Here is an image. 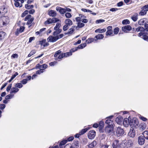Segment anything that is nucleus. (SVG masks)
Returning <instances> with one entry per match:
<instances>
[{"instance_id":"34","label":"nucleus","mask_w":148,"mask_h":148,"mask_svg":"<svg viewBox=\"0 0 148 148\" xmlns=\"http://www.w3.org/2000/svg\"><path fill=\"white\" fill-rule=\"evenodd\" d=\"M67 142V140H64L61 141L60 143L59 146H60L65 145Z\"/></svg>"},{"instance_id":"17","label":"nucleus","mask_w":148,"mask_h":148,"mask_svg":"<svg viewBox=\"0 0 148 148\" xmlns=\"http://www.w3.org/2000/svg\"><path fill=\"white\" fill-rule=\"evenodd\" d=\"M119 141L118 140H115L114 141L112 144L113 148H117L119 145Z\"/></svg>"},{"instance_id":"4","label":"nucleus","mask_w":148,"mask_h":148,"mask_svg":"<svg viewBox=\"0 0 148 148\" xmlns=\"http://www.w3.org/2000/svg\"><path fill=\"white\" fill-rule=\"evenodd\" d=\"M1 19L3 23L4 24V25H6L10 22L9 18L8 16H1Z\"/></svg>"},{"instance_id":"55","label":"nucleus","mask_w":148,"mask_h":148,"mask_svg":"<svg viewBox=\"0 0 148 148\" xmlns=\"http://www.w3.org/2000/svg\"><path fill=\"white\" fill-rule=\"evenodd\" d=\"M43 72V69H40V70L37 71L36 72V73L37 74H39L41 73H42Z\"/></svg>"},{"instance_id":"16","label":"nucleus","mask_w":148,"mask_h":148,"mask_svg":"<svg viewBox=\"0 0 148 148\" xmlns=\"http://www.w3.org/2000/svg\"><path fill=\"white\" fill-rule=\"evenodd\" d=\"M19 90L18 88H17L15 86L12 87L11 88L10 90V93H15L19 91Z\"/></svg>"},{"instance_id":"61","label":"nucleus","mask_w":148,"mask_h":148,"mask_svg":"<svg viewBox=\"0 0 148 148\" xmlns=\"http://www.w3.org/2000/svg\"><path fill=\"white\" fill-rule=\"evenodd\" d=\"M24 29L25 28L24 27L21 26L20 27L19 29H18V30L20 32L22 33Z\"/></svg>"},{"instance_id":"53","label":"nucleus","mask_w":148,"mask_h":148,"mask_svg":"<svg viewBox=\"0 0 148 148\" xmlns=\"http://www.w3.org/2000/svg\"><path fill=\"white\" fill-rule=\"evenodd\" d=\"M27 82V80L26 79H24L22 80L21 81V82L23 84H26Z\"/></svg>"},{"instance_id":"14","label":"nucleus","mask_w":148,"mask_h":148,"mask_svg":"<svg viewBox=\"0 0 148 148\" xmlns=\"http://www.w3.org/2000/svg\"><path fill=\"white\" fill-rule=\"evenodd\" d=\"M64 23L66 25L68 26H71L73 24L72 21L71 20L69 19H66Z\"/></svg>"},{"instance_id":"26","label":"nucleus","mask_w":148,"mask_h":148,"mask_svg":"<svg viewBox=\"0 0 148 148\" xmlns=\"http://www.w3.org/2000/svg\"><path fill=\"white\" fill-rule=\"evenodd\" d=\"M98 125L100 131H101V130H102L103 127L104 123L103 121H101L100 122Z\"/></svg>"},{"instance_id":"41","label":"nucleus","mask_w":148,"mask_h":148,"mask_svg":"<svg viewBox=\"0 0 148 148\" xmlns=\"http://www.w3.org/2000/svg\"><path fill=\"white\" fill-rule=\"evenodd\" d=\"M140 130H144L145 128V125L144 124H141L140 125Z\"/></svg>"},{"instance_id":"12","label":"nucleus","mask_w":148,"mask_h":148,"mask_svg":"<svg viewBox=\"0 0 148 148\" xmlns=\"http://www.w3.org/2000/svg\"><path fill=\"white\" fill-rule=\"evenodd\" d=\"M56 11H58L61 14H64L66 12L65 9L63 8L60 7H57L56 8Z\"/></svg>"},{"instance_id":"51","label":"nucleus","mask_w":148,"mask_h":148,"mask_svg":"<svg viewBox=\"0 0 148 148\" xmlns=\"http://www.w3.org/2000/svg\"><path fill=\"white\" fill-rule=\"evenodd\" d=\"M31 15H28L26 16L25 18V21H27L28 20H29V19H31Z\"/></svg>"},{"instance_id":"31","label":"nucleus","mask_w":148,"mask_h":148,"mask_svg":"<svg viewBox=\"0 0 148 148\" xmlns=\"http://www.w3.org/2000/svg\"><path fill=\"white\" fill-rule=\"evenodd\" d=\"M145 21L143 19H140L139 21H138V23L139 25H143L144 24H145Z\"/></svg>"},{"instance_id":"5","label":"nucleus","mask_w":148,"mask_h":148,"mask_svg":"<svg viewBox=\"0 0 148 148\" xmlns=\"http://www.w3.org/2000/svg\"><path fill=\"white\" fill-rule=\"evenodd\" d=\"M58 39V38L57 36H50L47 38V40L48 42H54L56 41Z\"/></svg>"},{"instance_id":"24","label":"nucleus","mask_w":148,"mask_h":148,"mask_svg":"<svg viewBox=\"0 0 148 148\" xmlns=\"http://www.w3.org/2000/svg\"><path fill=\"white\" fill-rule=\"evenodd\" d=\"M89 129V128H86L84 129H83L79 133V135H81L85 134Z\"/></svg>"},{"instance_id":"62","label":"nucleus","mask_w":148,"mask_h":148,"mask_svg":"<svg viewBox=\"0 0 148 148\" xmlns=\"http://www.w3.org/2000/svg\"><path fill=\"white\" fill-rule=\"evenodd\" d=\"M78 141H77V143H74V145H73V144L72 145V146L74 147H75V148H77L78 147H79V146L78 145Z\"/></svg>"},{"instance_id":"23","label":"nucleus","mask_w":148,"mask_h":148,"mask_svg":"<svg viewBox=\"0 0 148 148\" xmlns=\"http://www.w3.org/2000/svg\"><path fill=\"white\" fill-rule=\"evenodd\" d=\"M138 14L136 13L134 15L132 16L131 18L135 22L137 20L138 18Z\"/></svg>"},{"instance_id":"45","label":"nucleus","mask_w":148,"mask_h":148,"mask_svg":"<svg viewBox=\"0 0 148 148\" xmlns=\"http://www.w3.org/2000/svg\"><path fill=\"white\" fill-rule=\"evenodd\" d=\"M84 24L81 22H79L77 24V26L79 28H81L84 26Z\"/></svg>"},{"instance_id":"47","label":"nucleus","mask_w":148,"mask_h":148,"mask_svg":"<svg viewBox=\"0 0 148 148\" xmlns=\"http://www.w3.org/2000/svg\"><path fill=\"white\" fill-rule=\"evenodd\" d=\"M141 9H145L147 12V11H148V4L144 6Z\"/></svg>"},{"instance_id":"37","label":"nucleus","mask_w":148,"mask_h":148,"mask_svg":"<svg viewBox=\"0 0 148 148\" xmlns=\"http://www.w3.org/2000/svg\"><path fill=\"white\" fill-rule=\"evenodd\" d=\"M94 39L93 38H89L86 40V42L87 43H89L92 42L94 41Z\"/></svg>"},{"instance_id":"1","label":"nucleus","mask_w":148,"mask_h":148,"mask_svg":"<svg viewBox=\"0 0 148 148\" xmlns=\"http://www.w3.org/2000/svg\"><path fill=\"white\" fill-rule=\"evenodd\" d=\"M105 131L110 135L113 136L114 134L113 125L107 126L105 128Z\"/></svg>"},{"instance_id":"48","label":"nucleus","mask_w":148,"mask_h":148,"mask_svg":"<svg viewBox=\"0 0 148 148\" xmlns=\"http://www.w3.org/2000/svg\"><path fill=\"white\" fill-rule=\"evenodd\" d=\"M113 33L112 31H107L106 32V36L110 35L112 34Z\"/></svg>"},{"instance_id":"18","label":"nucleus","mask_w":148,"mask_h":148,"mask_svg":"<svg viewBox=\"0 0 148 148\" xmlns=\"http://www.w3.org/2000/svg\"><path fill=\"white\" fill-rule=\"evenodd\" d=\"M49 14L50 16L55 17L56 15V13L55 11L51 10L49 12Z\"/></svg>"},{"instance_id":"63","label":"nucleus","mask_w":148,"mask_h":148,"mask_svg":"<svg viewBox=\"0 0 148 148\" xmlns=\"http://www.w3.org/2000/svg\"><path fill=\"white\" fill-rule=\"evenodd\" d=\"M119 10L118 8H113L110 9V10L112 12H114L118 10Z\"/></svg>"},{"instance_id":"49","label":"nucleus","mask_w":148,"mask_h":148,"mask_svg":"<svg viewBox=\"0 0 148 148\" xmlns=\"http://www.w3.org/2000/svg\"><path fill=\"white\" fill-rule=\"evenodd\" d=\"M64 55L65 54H64V53H62L57 58H56V60H57V59H61L64 57Z\"/></svg>"},{"instance_id":"60","label":"nucleus","mask_w":148,"mask_h":148,"mask_svg":"<svg viewBox=\"0 0 148 148\" xmlns=\"http://www.w3.org/2000/svg\"><path fill=\"white\" fill-rule=\"evenodd\" d=\"M18 75V73L17 72H16L13 75H12L11 77V79L13 80L15 77Z\"/></svg>"},{"instance_id":"30","label":"nucleus","mask_w":148,"mask_h":148,"mask_svg":"<svg viewBox=\"0 0 148 148\" xmlns=\"http://www.w3.org/2000/svg\"><path fill=\"white\" fill-rule=\"evenodd\" d=\"M52 23L51 19L49 18L48 19L47 21H45L44 24L45 25H47Z\"/></svg>"},{"instance_id":"7","label":"nucleus","mask_w":148,"mask_h":148,"mask_svg":"<svg viewBox=\"0 0 148 148\" xmlns=\"http://www.w3.org/2000/svg\"><path fill=\"white\" fill-rule=\"evenodd\" d=\"M145 137L143 136H140L138 137V143L140 145H143L145 143Z\"/></svg>"},{"instance_id":"25","label":"nucleus","mask_w":148,"mask_h":148,"mask_svg":"<svg viewBox=\"0 0 148 148\" xmlns=\"http://www.w3.org/2000/svg\"><path fill=\"white\" fill-rule=\"evenodd\" d=\"M97 144V142L96 141H94L88 145L89 147L92 148L95 146Z\"/></svg>"},{"instance_id":"8","label":"nucleus","mask_w":148,"mask_h":148,"mask_svg":"<svg viewBox=\"0 0 148 148\" xmlns=\"http://www.w3.org/2000/svg\"><path fill=\"white\" fill-rule=\"evenodd\" d=\"M113 116L112 115L106 118L107 119L106 120V121H105V123H106L108 124L107 126L113 125V121H112L111 119L113 118Z\"/></svg>"},{"instance_id":"27","label":"nucleus","mask_w":148,"mask_h":148,"mask_svg":"<svg viewBox=\"0 0 148 148\" xmlns=\"http://www.w3.org/2000/svg\"><path fill=\"white\" fill-rule=\"evenodd\" d=\"M136 31L137 32H144V28L142 26H140L136 28Z\"/></svg>"},{"instance_id":"59","label":"nucleus","mask_w":148,"mask_h":148,"mask_svg":"<svg viewBox=\"0 0 148 148\" xmlns=\"http://www.w3.org/2000/svg\"><path fill=\"white\" fill-rule=\"evenodd\" d=\"M69 26L66 25H65L63 27V30L64 31H66V30L68 29V26Z\"/></svg>"},{"instance_id":"22","label":"nucleus","mask_w":148,"mask_h":148,"mask_svg":"<svg viewBox=\"0 0 148 148\" xmlns=\"http://www.w3.org/2000/svg\"><path fill=\"white\" fill-rule=\"evenodd\" d=\"M142 10L139 12V14L141 16H144L147 14V12L145 9H141Z\"/></svg>"},{"instance_id":"38","label":"nucleus","mask_w":148,"mask_h":148,"mask_svg":"<svg viewBox=\"0 0 148 148\" xmlns=\"http://www.w3.org/2000/svg\"><path fill=\"white\" fill-rule=\"evenodd\" d=\"M36 52L35 50H33L31 51L28 55V57H29L31 56L32 55L34 54Z\"/></svg>"},{"instance_id":"32","label":"nucleus","mask_w":148,"mask_h":148,"mask_svg":"<svg viewBox=\"0 0 148 148\" xmlns=\"http://www.w3.org/2000/svg\"><path fill=\"white\" fill-rule=\"evenodd\" d=\"M14 5L16 7H19V8H21L22 7L23 5L22 4H20L18 2H15Z\"/></svg>"},{"instance_id":"2","label":"nucleus","mask_w":148,"mask_h":148,"mask_svg":"<svg viewBox=\"0 0 148 148\" xmlns=\"http://www.w3.org/2000/svg\"><path fill=\"white\" fill-rule=\"evenodd\" d=\"M138 124V121L136 118H133L132 119H130V125L132 127L137 128Z\"/></svg>"},{"instance_id":"19","label":"nucleus","mask_w":148,"mask_h":148,"mask_svg":"<svg viewBox=\"0 0 148 148\" xmlns=\"http://www.w3.org/2000/svg\"><path fill=\"white\" fill-rule=\"evenodd\" d=\"M6 34V33L3 32H0V40H1L3 39L5 37V36Z\"/></svg>"},{"instance_id":"13","label":"nucleus","mask_w":148,"mask_h":148,"mask_svg":"<svg viewBox=\"0 0 148 148\" xmlns=\"http://www.w3.org/2000/svg\"><path fill=\"white\" fill-rule=\"evenodd\" d=\"M135 135V132L133 128L132 129H130L129 132L128 133V135L130 137H134Z\"/></svg>"},{"instance_id":"33","label":"nucleus","mask_w":148,"mask_h":148,"mask_svg":"<svg viewBox=\"0 0 148 148\" xmlns=\"http://www.w3.org/2000/svg\"><path fill=\"white\" fill-rule=\"evenodd\" d=\"M122 23L124 25L128 24L130 23V21L128 19L124 20L123 21Z\"/></svg>"},{"instance_id":"11","label":"nucleus","mask_w":148,"mask_h":148,"mask_svg":"<svg viewBox=\"0 0 148 148\" xmlns=\"http://www.w3.org/2000/svg\"><path fill=\"white\" fill-rule=\"evenodd\" d=\"M122 29L123 31L127 32V31H130L132 29V27L130 25H127L123 27Z\"/></svg>"},{"instance_id":"58","label":"nucleus","mask_w":148,"mask_h":148,"mask_svg":"<svg viewBox=\"0 0 148 148\" xmlns=\"http://www.w3.org/2000/svg\"><path fill=\"white\" fill-rule=\"evenodd\" d=\"M12 84H10L9 85H8L6 89V90L8 92L10 90L12 87Z\"/></svg>"},{"instance_id":"15","label":"nucleus","mask_w":148,"mask_h":148,"mask_svg":"<svg viewBox=\"0 0 148 148\" xmlns=\"http://www.w3.org/2000/svg\"><path fill=\"white\" fill-rule=\"evenodd\" d=\"M123 118L121 116H119L116 119L115 121L117 123L119 124L123 121Z\"/></svg>"},{"instance_id":"20","label":"nucleus","mask_w":148,"mask_h":148,"mask_svg":"<svg viewBox=\"0 0 148 148\" xmlns=\"http://www.w3.org/2000/svg\"><path fill=\"white\" fill-rule=\"evenodd\" d=\"M55 30L56 31L54 32L53 34V35L54 36L57 35L59 34L62 32V29H57L56 30Z\"/></svg>"},{"instance_id":"46","label":"nucleus","mask_w":148,"mask_h":148,"mask_svg":"<svg viewBox=\"0 0 148 148\" xmlns=\"http://www.w3.org/2000/svg\"><path fill=\"white\" fill-rule=\"evenodd\" d=\"M144 31H146L147 32H148V24L145 23L144 24Z\"/></svg>"},{"instance_id":"36","label":"nucleus","mask_w":148,"mask_h":148,"mask_svg":"<svg viewBox=\"0 0 148 148\" xmlns=\"http://www.w3.org/2000/svg\"><path fill=\"white\" fill-rule=\"evenodd\" d=\"M61 26L60 23H57L56 24V26L54 27V30H56L57 29H59V28Z\"/></svg>"},{"instance_id":"44","label":"nucleus","mask_w":148,"mask_h":148,"mask_svg":"<svg viewBox=\"0 0 148 148\" xmlns=\"http://www.w3.org/2000/svg\"><path fill=\"white\" fill-rule=\"evenodd\" d=\"M65 16L67 18H70L71 17L72 15L69 12L66 13L65 14Z\"/></svg>"},{"instance_id":"57","label":"nucleus","mask_w":148,"mask_h":148,"mask_svg":"<svg viewBox=\"0 0 148 148\" xmlns=\"http://www.w3.org/2000/svg\"><path fill=\"white\" fill-rule=\"evenodd\" d=\"M123 3L122 1H120L117 4V6L118 7H120L123 5Z\"/></svg>"},{"instance_id":"6","label":"nucleus","mask_w":148,"mask_h":148,"mask_svg":"<svg viewBox=\"0 0 148 148\" xmlns=\"http://www.w3.org/2000/svg\"><path fill=\"white\" fill-rule=\"evenodd\" d=\"M96 134L94 130L90 131L88 134V138L90 139H93L95 136Z\"/></svg>"},{"instance_id":"3","label":"nucleus","mask_w":148,"mask_h":148,"mask_svg":"<svg viewBox=\"0 0 148 148\" xmlns=\"http://www.w3.org/2000/svg\"><path fill=\"white\" fill-rule=\"evenodd\" d=\"M125 133L124 130L121 127H119L117 128L116 131V135L118 137L121 136L123 135Z\"/></svg>"},{"instance_id":"50","label":"nucleus","mask_w":148,"mask_h":148,"mask_svg":"<svg viewBox=\"0 0 148 148\" xmlns=\"http://www.w3.org/2000/svg\"><path fill=\"white\" fill-rule=\"evenodd\" d=\"M46 41L45 39H43L42 40L39 41V44L40 45H44L45 42Z\"/></svg>"},{"instance_id":"52","label":"nucleus","mask_w":148,"mask_h":148,"mask_svg":"<svg viewBox=\"0 0 148 148\" xmlns=\"http://www.w3.org/2000/svg\"><path fill=\"white\" fill-rule=\"evenodd\" d=\"M142 38L144 40L148 41V36L146 35H144L143 36Z\"/></svg>"},{"instance_id":"40","label":"nucleus","mask_w":148,"mask_h":148,"mask_svg":"<svg viewBox=\"0 0 148 148\" xmlns=\"http://www.w3.org/2000/svg\"><path fill=\"white\" fill-rule=\"evenodd\" d=\"M119 31V28L118 27H116L114 30V33L115 34H118Z\"/></svg>"},{"instance_id":"35","label":"nucleus","mask_w":148,"mask_h":148,"mask_svg":"<svg viewBox=\"0 0 148 148\" xmlns=\"http://www.w3.org/2000/svg\"><path fill=\"white\" fill-rule=\"evenodd\" d=\"M34 18L32 17L30 19L28 20V21L27 23V25H29L31 24L34 21Z\"/></svg>"},{"instance_id":"29","label":"nucleus","mask_w":148,"mask_h":148,"mask_svg":"<svg viewBox=\"0 0 148 148\" xmlns=\"http://www.w3.org/2000/svg\"><path fill=\"white\" fill-rule=\"evenodd\" d=\"M75 30L74 28H71L69 29V31L67 33H65L64 34L65 35L69 34H72Z\"/></svg>"},{"instance_id":"54","label":"nucleus","mask_w":148,"mask_h":148,"mask_svg":"<svg viewBox=\"0 0 148 148\" xmlns=\"http://www.w3.org/2000/svg\"><path fill=\"white\" fill-rule=\"evenodd\" d=\"M105 21V20L103 19H99L97 20L96 21L97 23H101Z\"/></svg>"},{"instance_id":"56","label":"nucleus","mask_w":148,"mask_h":148,"mask_svg":"<svg viewBox=\"0 0 148 148\" xmlns=\"http://www.w3.org/2000/svg\"><path fill=\"white\" fill-rule=\"evenodd\" d=\"M5 106L4 104H0V109L3 110L5 108Z\"/></svg>"},{"instance_id":"43","label":"nucleus","mask_w":148,"mask_h":148,"mask_svg":"<svg viewBox=\"0 0 148 148\" xmlns=\"http://www.w3.org/2000/svg\"><path fill=\"white\" fill-rule=\"evenodd\" d=\"M51 20L52 23H55L59 21V20L58 19L56 18H53L51 19Z\"/></svg>"},{"instance_id":"64","label":"nucleus","mask_w":148,"mask_h":148,"mask_svg":"<svg viewBox=\"0 0 148 148\" xmlns=\"http://www.w3.org/2000/svg\"><path fill=\"white\" fill-rule=\"evenodd\" d=\"M73 139H74V137L73 136H71V137H69V138H67V140H67V141H70L72 140Z\"/></svg>"},{"instance_id":"10","label":"nucleus","mask_w":148,"mask_h":148,"mask_svg":"<svg viewBox=\"0 0 148 148\" xmlns=\"http://www.w3.org/2000/svg\"><path fill=\"white\" fill-rule=\"evenodd\" d=\"M7 8L4 6L1 7L0 8V14L2 15H4L7 12Z\"/></svg>"},{"instance_id":"21","label":"nucleus","mask_w":148,"mask_h":148,"mask_svg":"<svg viewBox=\"0 0 148 148\" xmlns=\"http://www.w3.org/2000/svg\"><path fill=\"white\" fill-rule=\"evenodd\" d=\"M106 30V28H103V29H98L96 30L95 31V32L96 33L99 32L101 33L105 32Z\"/></svg>"},{"instance_id":"9","label":"nucleus","mask_w":148,"mask_h":148,"mask_svg":"<svg viewBox=\"0 0 148 148\" xmlns=\"http://www.w3.org/2000/svg\"><path fill=\"white\" fill-rule=\"evenodd\" d=\"M130 116L128 117V118H125L124 119L123 121V125L125 127H127L129 125H130Z\"/></svg>"},{"instance_id":"28","label":"nucleus","mask_w":148,"mask_h":148,"mask_svg":"<svg viewBox=\"0 0 148 148\" xmlns=\"http://www.w3.org/2000/svg\"><path fill=\"white\" fill-rule=\"evenodd\" d=\"M104 36L102 34H99L95 36V38L97 39H100L103 38Z\"/></svg>"},{"instance_id":"42","label":"nucleus","mask_w":148,"mask_h":148,"mask_svg":"<svg viewBox=\"0 0 148 148\" xmlns=\"http://www.w3.org/2000/svg\"><path fill=\"white\" fill-rule=\"evenodd\" d=\"M64 54H65L64 57H67L72 55V53L71 52H69L65 53Z\"/></svg>"},{"instance_id":"39","label":"nucleus","mask_w":148,"mask_h":148,"mask_svg":"<svg viewBox=\"0 0 148 148\" xmlns=\"http://www.w3.org/2000/svg\"><path fill=\"white\" fill-rule=\"evenodd\" d=\"M15 86L16 88H21L23 87V85L21 83H18L16 84Z\"/></svg>"}]
</instances>
